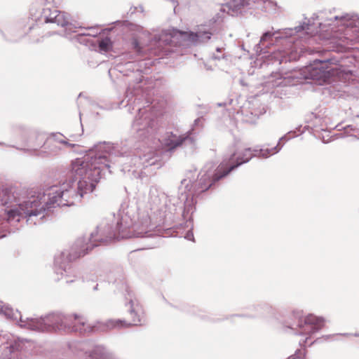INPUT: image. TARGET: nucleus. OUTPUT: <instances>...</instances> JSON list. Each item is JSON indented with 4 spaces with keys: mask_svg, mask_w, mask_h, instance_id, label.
Masks as SVG:
<instances>
[{
    "mask_svg": "<svg viewBox=\"0 0 359 359\" xmlns=\"http://www.w3.org/2000/svg\"><path fill=\"white\" fill-rule=\"evenodd\" d=\"M106 167H109L107 156L93 151L72 161L71 173L80 178L78 193L81 197L93 191L100 180L101 171Z\"/></svg>",
    "mask_w": 359,
    "mask_h": 359,
    "instance_id": "f257e3e1",
    "label": "nucleus"
},
{
    "mask_svg": "<svg viewBox=\"0 0 359 359\" xmlns=\"http://www.w3.org/2000/svg\"><path fill=\"white\" fill-rule=\"evenodd\" d=\"M67 325L68 330L74 332L82 333L92 330V328L87 325L86 319L83 316L76 314L62 320L55 315H50L39 319L31 318L25 322L23 326L32 330L43 332L62 330Z\"/></svg>",
    "mask_w": 359,
    "mask_h": 359,
    "instance_id": "f03ea898",
    "label": "nucleus"
},
{
    "mask_svg": "<svg viewBox=\"0 0 359 359\" xmlns=\"http://www.w3.org/2000/svg\"><path fill=\"white\" fill-rule=\"evenodd\" d=\"M74 196V191L72 189V182L69 183H62L59 186H53L48 189L43 194L40 202L44 203L40 209L45 210L57 204L59 206L71 205L73 204L72 200Z\"/></svg>",
    "mask_w": 359,
    "mask_h": 359,
    "instance_id": "7ed1b4c3",
    "label": "nucleus"
},
{
    "mask_svg": "<svg viewBox=\"0 0 359 359\" xmlns=\"http://www.w3.org/2000/svg\"><path fill=\"white\" fill-rule=\"evenodd\" d=\"M250 151L247 149L243 154H233L228 161H223L213 175V181L217 182L226 176L231 170L251 158Z\"/></svg>",
    "mask_w": 359,
    "mask_h": 359,
    "instance_id": "20e7f679",
    "label": "nucleus"
},
{
    "mask_svg": "<svg viewBox=\"0 0 359 359\" xmlns=\"http://www.w3.org/2000/svg\"><path fill=\"white\" fill-rule=\"evenodd\" d=\"M301 334L311 335L323 327V320L316 316L309 314L299 323Z\"/></svg>",
    "mask_w": 359,
    "mask_h": 359,
    "instance_id": "39448f33",
    "label": "nucleus"
},
{
    "mask_svg": "<svg viewBox=\"0 0 359 359\" xmlns=\"http://www.w3.org/2000/svg\"><path fill=\"white\" fill-rule=\"evenodd\" d=\"M37 206V202L35 200L20 204L18 207L7 210L8 220L14 219L16 216L36 215L38 214L37 210H33V208Z\"/></svg>",
    "mask_w": 359,
    "mask_h": 359,
    "instance_id": "423d86ee",
    "label": "nucleus"
},
{
    "mask_svg": "<svg viewBox=\"0 0 359 359\" xmlns=\"http://www.w3.org/2000/svg\"><path fill=\"white\" fill-rule=\"evenodd\" d=\"M132 304V309L130 311V315L131 316V320L128 322L122 321V320H111L109 322V325L115 327H129L131 325H137L142 322V317L144 314V310L142 306L137 304L135 306L133 305V302H131Z\"/></svg>",
    "mask_w": 359,
    "mask_h": 359,
    "instance_id": "0eeeda50",
    "label": "nucleus"
},
{
    "mask_svg": "<svg viewBox=\"0 0 359 359\" xmlns=\"http://www.w3.org/2000/svg\"><path fill=\"white\" fill-rule=\"evenodd\" d=\"M86 247L83 246L81 243H76L72 250V252L69 255V259L72 261L84 256L88 253L89 251L92 250L95 246L91 244H86Z\"/></svg>",
    "mask_w": 359,
    "mask_h": 359,
    "instance_id": "6e6552de",
    "label": "nucleus"
},
{
    "mask_svg": "<svg viewBox=\"0 0 359 359\" xmlns=\"http://www.w3.org/2000/svg\"><path fill=\"white\" fill-rule=\"evenodd\" d=\"M175 137H177V136H168L163 140V148L167 151H170L180 146L182 144L184 139L180 138L176 140Z\"/></svg>",
    "mask_w": 359,
    "mask_h": 359,
    "instance_id": "1a4fd4ad",
    "label": "nucleus"
},
{
    "mask_svg": "<svg viewBox=\"0 0 359 359\" xmlns=\"http://www.w3.org/2000/svg\"><path fill=\"white\" fill-rule=\"evenodd\" d=\"M184 34L187 39L191 42L201 41L203 36L205 35V39H210L211 34L208 32H185Z\"/></svg>",
    "mask_w": 359,
    "mask_h": 359,
    "instance_id": "9d476101",
    "label": "nucleus"
},
{
    "mask_svg": "<svg viewBox=\"0 0 359 359\" xmlns=\"http://www.w3.org/2000/svg\"><path fill=\"white\" fill-rule=\"evenodd\" d=\"M98 46L100 51L108 52L112 48V42L109 37H105L99 41Z\"/></svg>",
    "mask_w": 359,
    "mask_h": 359,
    "instance_id": "9b49d317",
    "label": "nucleus"
},
{
    "mask_svg": "<svg viewBox=\"0 0 359 359\" xmlns=\"http://www.w3.org/2000/svg\"><path fill=\"white\" fill-rule=\"evenodd\" d=\"M279 149H280V148H278V144H277L276 147L261 149L260 154L263 157L267 158L269 156L276 154L279 151Z\"/></svg>",
    "mask_w": 359,
    "mask_h": 359,
    "instance_id": "f8f14e48",
    "label": "nucleus"
},
{
    "mask_svg": "<svg viewBox=\"0 0 359 359\" xmlns=\"http://www.w3.org/2000/svg\"><path fill=\"white\" fill-rule=\"evenodd\" d=\"M63 14L61 13H58L54 17V22L59 23L60 18H63Z\"/></svg>",
    "mask_w": 359,
    "mask_h": 359,
    "instance_id": "ddd939ff",
    "label": "nucleus"
},
{
    "mask_svg": "<svg viewBox=\"0 0 359 359\" xmlns=\"http://www.w3.org/2000/svg\"><path fill=\"white\" fill-rule=\"evenodd\" d=\"M288 359H305L304 356L294 355L288 358Z\"/></svg>",
    "mask_w": 359,
    "mask_h": 359,
    "instance_id": "4468645a",
    "label": "nucleus"
},
{
    "mask_svg": "<svg viewBox=\"0 0 359 359\" xmlns=\"http://www.w3.org/2000/svg\"><path fill=\"white\" fill-rule=\"evenodd\" d=\"M8 203V201H2V204L3 205H6Z\"/></svg>",
    "mask_w": 359,
    "mask_h": 359,
    "instance_id": "2eb2a0df",
    "label": "nucleus"
},
{
    "mask_svg": "<svg viewBox=\"0 0 359 359\" xmlns=\"http://www.w3.org/2000/svg\"><path fill=\"white\" fill-rule=\"evenodd\" d=\"M329 141H330L329 140H323V142H328Z\"/></svg>",
    "mask_w": 359,
    "mask_h": 359,
    "instance_id": "dca6fc26",
    "label": "nucleus"
},
{
    "mask_svg": "<svg viewBox=\"0 0 359 359\" xmlns=\"http://www.w3.org/2000/svg\"><path fill=\"white\" fill-rule=\"evenodd\" d=\"M210 185H208V186H207V187L205 188V189H208L210 187Z\"/></svg>",
    "mask_w": 359,
    "mask_h": 359,
    "instance_id": "f3484780",
    "label": "nucleus"
},
{
    "mask_svg": "<svg viewBox=\"0 0 359 359\" xmlns=\"http://www.w3.org/2000/svg\"><path fill=\"white\" fill-rule=\"evenodd\" d=\"M283 61V58L280 60V63H281Z\"/></svg>",
    "mask_w": 359,
    "mask_h": 359,
    "instance_id": "a211bd4d",
    "label": "nucleus"
},
{
    "mask_svg": "<svg viewBox=\"0 0 359 359\" xmlns=\"http://www.w3.org/2000/svg\"><path fill=\"white\" fill-rule=\"evenodd\" d=\"M69 146H72V147H74V146H75V144H69Z\"/></svg>",
    "mask_w": 359,
    "mask_h": 359,
    "instance_id": "6ab92c4d",
    "label": "nucleus"
}]
</instances>
